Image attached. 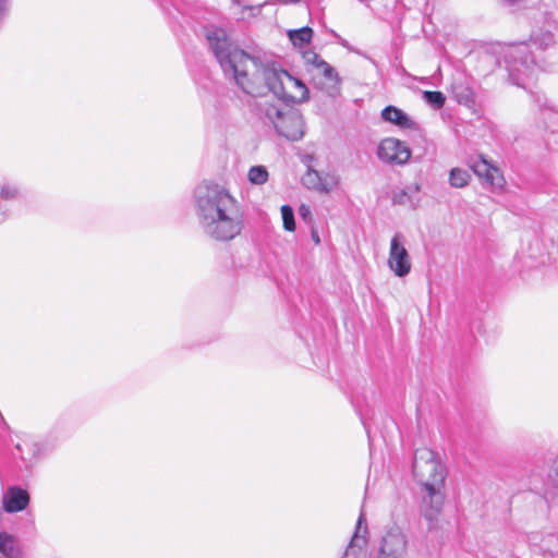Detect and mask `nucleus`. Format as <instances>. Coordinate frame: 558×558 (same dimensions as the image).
<instances>
[{
  "mask_svg": "<svg viewBox=\"0 0 558 558\" xmlns=\"http://www.w3.org/2000/svg\"><path fill=\"white\" fill-rule=\"evenodd\" d=\"M383 120L390 122L401 129L416 130V122L407 114L403 110L395 107L388 106L381 111Z\"/></svg>",
  "mask_w": 558,
  "mask_h": 558,
  "instance_id": "obj_13",
  "label": "nucleus"
},
{
  "mask_svg": "<svg viewBox=\"0 0 558 558\" xmlns=\"http://www.w3.org/2000/svg\"><path fill=\"white\" fill-rule=\"evenodd\" d=\"M548 478L553 483V485L558 488V454L557 458L553 461Z\"/></svg>",
  "mask_w": 558,
  "mask_h": 558,
  "instance_id": "obj_27",
  "label": "nucleus"
},
{
  "mask_svg": "<svg viewBox=\"0 0 558 558\" xmlns=\"http://www.w3.org/2000/svg\"><path fill=\"white\" fill-rule=\"evenodd\" d=\"M278 134L290 141H299L304 135L303 117L296 110L284 111L274 126Z\"/></svg>",
  "mask_w": 558,
  "mask_h": 558,
  "instance_id": "obj_8",
  "label": "nucleus"
},
{
  "mask_svg": "<svg viewBox=\"0 0 558 558\" xmlns=\"http://www.w3.org/2000/svg\"><path fill=\"white\" fill-rule=\"evenodd\" d=\"M207 39L225 74L231 76L244 93L262 97L270 92L286 102L308 99V88L302 81L233 47L222 29L208 31Z\"/></svg>",
  "mask_w": 558,
  "mask_h": 558,
  "instance_id": "obj_1",
  "label": "nucleus"
},
{
  "mask_svg": "<svg viewBox=\"0 0 558 558\" xmlns=\"http://www.w3.org/2000/svg\"><path fill=\"white\" fill-rule=\"evenodd\" d=\"M423 99L435 109H440L446 101V97L441 92H423Z\"/></svg>",
  "mask_w": 558,
  "mask_h": 558,
  "instance_id": "obj_21",
  "label": "nucleus"
},
{
  "mask_svg": "<svg viewBox=\"0 0 558 558\" xmlns=\"http://www.w3.org/2000/svg\"><path fill=\"white\" fill-rule=\"evenodd\" d=\"M405 196H407V192H405V191H403V192L401 193V195H400V196H398V198H395V201H396V202H398V203H403V197H405Z\"/></svg>",
  "mask_w": 558,
  "mask_h": 558,
  "instance_id": "obj_29",
  "label": "nucleus"
},
{
  "mask_svg": "<svg viewBox=\"0 0 558 558\" xmlns=\"http://www.w3.org/2000/svg\"><path fill=\"white\" fill-rule=\"evenodd\" d=\"M413 475L416 481L426 487H444L446 468L439 457L428 448L417 449L413 459Z\"/></svg>",
  "mask_w": 558,
  "mask_h": 558,
  "instance_id": "obj_3",
  "label": "nucleus"
},
{
  "mask_svg": "<svg viewBox=\"0 0 558 558\" xmlns=\"http://www.w3.org/2000/svg\"><path fill=\"white\" fill-rule=\"evenodd\" d=\"M339 185V178L333 173H319V192L329 193L336 190Z\"/></svg>",
  "mask_w": 558,
  "mask_h": 558,
  "instance_id": "obj_18",
  "label": "nucleus"
},
{
  "mask_svg": "<svg viewBox=\"0 0 558 558\" xmlns=\"http://www.w3.org/2000/svg\"><path fill=\"white\" fill-rule=\"evenodd\" d=\"M387 264L397 277L403 278L411 272L412 262L405 247V239L399 232L390 240Z\"/></svg>",
  "mask_w": 558,
  "mask_h": 558,
  "instance_id": "obj_5",
  "label": "nucleus"
},
{
  "mask_svg": "<svg viewBox=\"0 0 558 558\" xmlns=\"http://www.w3.org/2000/svg\"><path fill=\"white\" fill-rule=\"evenodd\" d=\"M364 522V515L363 513L360 514L359 520L356 522V529L351 537V541L345 549V553L342 558H361L364 556V548L366 546L367 539H366V526L363 530V534H361L362 531V524Z\"/></svg>",
  "mask_w": 558,
  "mask_h": 558,
  "instance_id": "obj_12",
  "label": "nucleus"
},
{
  "mask_svg": "<svg viewBox=\"0 0 558 558\" xmlns=\"http://www.w3.org/2000/svg\"><path fill=\"white\" fill-rule=\"evenodd\" d=\"M247 178L252 184L260 185L267 182L268 171L264 166H254L248 170Z\"/></svg>",
  "mask_w": 558,
  "mask_h": 558,
  "instance_id": "obj_19",
  "label": "nucleus"
},
{
  "mask_svg": "<svg viewBox=\"0 0 558 558\" xmlns=\"http://www.w3.org/2000/svg\"><path fill=\"white\" fill-rule=\"evenodd\" d=\"M408 539L398 527L389 530L381 538L377 558H405Z\"/></svg>",
  "mask_w": 558,
  "mask_h": 558,
  "instance_id": "obj_7",
  "label": "nucleus"
},
{
  "mask_svg": "<svg viewBox=\"0 0 558 558\" xmlns=\"http://www.w3.org/2000/svg\"><path fill=\"white\" fill-rule=\"evenodd\" d=\"M314 240L318 243L319 239L317 236H314Z\"/></svg>",
  "mask_w": 558,
  "mask_h": 558,
  "instance_id": "obj_31",
  "label": "nucleus"
},
{
  "mask_svg": "<svg viewBox=\"0 0 558 558\" xmlns=\"http://www.w3.org/2000/svg\"><path fill=\"white\" fill-rule=\"evenodd\" d=\"M28 504V493L17 486L10 487L2 497L3 509L9 513L23 511Z\"/></svg>",
  "mask_w": 558,
  "mask_h": 558,
  "instance_id": "obj_11",
  "label": "nucleus"
},
{
  "mask_svg": "<svg viewBox=\"0 0 558 558\" xmlns=\"http://www.w3.org/2000/svg\"><path fill=\"white\" fill-rule=\"evenodd\" d=\"M530 54V45L524 43L510 45L505 53L509 76L518 86L524 87L535 74V61Z\"/></svg>",
  "mask_w": 558,
  "mask_h": 558,
  "instance_id": "obj_4",
  "label": "nucleus"
},
{
  "mask_svg": "<svg viewBox=\"0 0 558 558\" xmlns=\"http://www.w3.org/2000/svg\"><path fill=\"white\" fill-rule=\"evenodd\" d=\"M470 174L466 170L460 168H453L449 174V183L452 187L462 189L470 182Z\"/></svg>",
  "mask_w": 558,
  "mask_h": 558,
  "instance_id": "obj_17",
  "label": "nucleus"
},
{
  "mask_svg": "<svg viewBox=\"0 0 558 558\" xmlns=\"http://www.w3.org/2000/svg\"><path fill=\"white\" fill-rule=\"evenodd\" d=\"M442 488L444 487L423 488L422 513L428 521L436 520L441 511L444 504Z\"/></svg>",
  "mask_w": 558,
  "mask_h": 558,
  "instance_id": "obj_10",
  "label": "nucleus"
},
{
  "mask_svg": "<svg viewBox=\"0 0 558 558\" xmlns=\"http://www.w3.org/2000/svg\"><path fill=\"white\" fill-rule=\"evenodd\" d=\"M472 171L489 184L494 190H502L506 181L499 168L489 163L485 158L478 157L469 162Z\"/></svg>",
  "mask_w": 558,
  "mask_h": 558,
  "instance_id": "obj_9",
  "label": "nucleus"
},
{
  "mask_svg": "<svg viewBox=\"0 0 558 558\" xmlns=\"http://www.w3.org/2000/svg\"><path fill=\"white\" fill-rule=\"evenodd\" d=\"M0 553L7 558H23L17 539L7 532H0Z\"/></svg>",
  "mask_w": 558,
  "mask_h": 558,
  "instance_id": "obj_14",
  "label": "nucleus"
},
{
  "mask_svg": "<svg viewBox=\"0 0 558 558\" xmlns=\"http://www.w3.org/2000/svg\"><path fill=\"white\" fill-rule=\"evenodd\" d=\"M256 108L259 117L274 126L276 125V120H279L281 114L284 112L276 105L270 104L268 100L258 101L256 104Z\"/></svg>",
  "mask_w": 558,
  "mask_h": 558,
  "instance_id": "obj_15",
  "label": "nucleus"
},
{
  "mask_svg": "<svg viewBox=\"0 0 558 558\" xmlns=\"http://www.w3.org/2000/svg\"><path fill=\"white\" fill-rule=\"evenodd\" d=\"M0 196L5 201L15 199L19 196V189L14 185L4 184L1 186Z\"/></svg>",
  "mask_w": 558,
  "mask_h": 558,
  "instance_id": "obj_24",
  "label": "nucleus"
},
{
  "mask_svg": "<svg viewBox=\"0 0 558 558\" xmlns=\"http://www.w3.org/2000/svg\"><path fill=\"white\" fill-rule=\"evenodd\" d=\"M319 173L316 170L310 169L302 178L303 184L308 187L318 191L319 189Z\"/></svg>",
  "mask_w": 558,
  "mask_h": 558,
  "instance_id": "obj_23",
  "label": "nucleus"
},
{
  "mask_svg": "<svg viewBox=\"0 0 558 558\" xmlns=\"http://www.w3.org/2000/svg\"><path fill=\"white\" fill-rule=\"evenodd\" d=\"M281 216L284 229L287 231H293L295 229L294 215L289 205H283L281 207Z\"/></svg>",
  "mask_w": 558,
  "mask_h": 558,
  "instance_id": "obj_22",
  "label": "nucleus"
},
{
  "mask_svg": "<svg viewBox=\"0 0 558 558\" xmlns=\"http://www.w3.org/2000/svg\"><path fill=\"white\" fill-rule=\"evenodd\" d=\"M300 214H301L302 217L305 218L307 215L311 214L310 208L307 206H305V205H302L300 207Z\"/></svg>",
  "mask_w": 558,
  "mask_h": 558,
  "instance_id": "obj_28",
  "label": "nucleus"
},
{
  "mask_svg": "<svg viewBox=\"0 0 558 558\" xmlns=\"http://www.w3.org/2000/svg\"><path fill=\"white\" fill-rule=\"evenodd\" d=\"M418 189H420L418 184H415L413 190L418 191Z\"/></svg>",
  "mask_w": 558,
  "mask_h": 558,
  "instance_id": "obj_30",
  "label": "nucleus"
},
{
  "mask_svg": "<svg viewBox=\"0 0 558 558\" xmlns=\"http://www.w3.org/2000/svg\"><path fill=\"white\" fill-rule=\"evenodd\" d=\"M198 223L210 239L227 242L243 230L244 217L238 199L222 184L203 182L194 190Z\"/></svg>",
  "mask_w": 558,
  "mask_h": 558,
  "instance_id": "obj_2",
  "label": "nucleus"
},
{
  "mask_svg": "<svg viewBox=\"0 0 558 558\" xmlns=\"http://www.w3.org/2000/svg\"><path fill=\"white\" fill-rule=\"evenodd\" d=\"M553 35L550 33L542 34L539 38L535 37L532 39L533 45L538 46L539 48L545 49L546 47L553 44Z\"/></svg>",
  "mask_w": 558,
  "mask_h": 558,
  "instance_id": "obj_26",
  "label": "nucleus"
},
{
  "mask_svg": "<svg viewBox=\"0 0 558 558\" xmlns=\"http://www.w3.org/2000/svg\"><path fill=\"white\" fill-rule=\"evenodd\" d=\"M319 75H322L328 83L332 86H336L339 83V77L335 69L328 64L326 61L319 62V68L317 69Z\"/></svg>",
  "mask_w": 558,
  "mask_h": 558,
  "instance_id": "obj_20",
  "label": "nucleus"
},
{
  "mask_svg": "<svg viewBox=\"0 0 558 558\" xmlns=\"http://www.w3.org/2000/svg\"><path fill=\"white\" fill-rule=\"evenodd\" d=\"M377 157L386 163L404 165L411 157V150L404 142L387 137L379 143Z\"/></svg>",
  "mask_w": 558,
  "mask_h": 558,
  "instance_id": "obj_6",
  "label": "nucleus"
},
{
  "mask_svg": "<svg viewBox=\"0 0 558 558\" xmlns=\"http://www.w3.org/2000/svg\"><path fill=\"white\" fill-rule=\"evenodd\" d=\"M313 31L310 27H302L299 29L290 31L289 38L294 46L303 47L312 39Z\"/></svg>",
  "mask_w": 558,
  "mask_h": 558,
  "instance_id": "obj_16",
  "label": "nucleus"
},
{
  "mask_svg": "<svg viewBox=\"0 0 558 558\" xmlns=\"http://www.w3.org/2000/svg\"><path fill=\"white\" fill-rule=\"evenodd\" d=\"M303 58L307 64H312L316 70L319 68V62L324 61L316 52L312 50L304 51Z\"/></svg>",
  "mask_w": 558,
  "mask_h": 558,
  "instance_id": "obj_25",
  "label": "nucleus"
}]
</instances>
